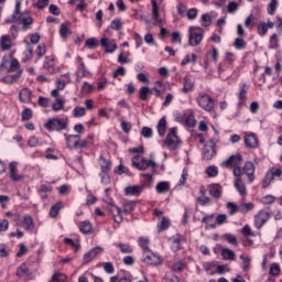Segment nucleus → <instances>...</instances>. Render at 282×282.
<instances>
[{
	"label": "nucleus",
	"instance_id": "nucleus-6",
	"mask_svg": "<svg viewBox=\"0 0 282 282\" xmlns=\"http://www.w3.org/2000/svg\"><path fill=\"white\" fill-rule=\"evenodd\" d=\"M180 137H177V127H173L170 129L165 140L163 141V147L170 149V151H175L177 147H180Z\"/></svg>",
	"mask_w": 282,
	"mask_h": 282
},
{
	"label": "nucleus",
	"instance_id": "nucleus-56",
	"mask_svg": "<svg viewBox=\"0 0 282 282\" xmlns=\"http://www.w3.org/2000/svg\"><path fill=\"white\" fill-rule=\"evenodd\" d=\"M171 226V221L169 218L163 217L161 223L159 224V230H169V227Z\"/></svg>",
	"mask_w": 282,
	"mask_h": 282
},
{
	"label": "nucleus",
	"instance_id": "nucleus-45",
	"mask_svg": "<svg viewBox=\"0 0 282 282\" xmlns=\"http://www.w3.org/2000/svg\"><path fill=\"white\" fill-rule=\"evenodd\" d=\"M188 63H193V65L197 64V55L192 54V55H186L183 61L181 62V65L184 67V65H188Z\"/></svg>",
	"mask_w": 282,
	"mask_h": 282
},
{
	"label": "nucleus",
	"instance_id": "nucleus-54",
	"mask_svg": "<svg viewBox=\"0 0 282 282\" xmlns=\"http://www.w3.org/2000/svg\"><path fill=\"white\" fill-rule=\"evenodd\" d=\"M274 180V174L268 172L267 175L263 178L262 188H268L270 186V183Z\"/></svg>",
	"mask_w": 282,
	"mask_h": 282
},
{
	"label": "nucleus",
	"instance_id": "nucleus-46",
	"mask_svg": "<svg viewBox=\"0 0 282 282\" xmlns=\"http://www.w3.org/2000/svg\"><path fill=\"white\" fill-rule=\"evenodd\" d=\"M223 238L225 239V241L230 243V246H239V241L237 240V237H235V235L232 234H225Z\"/></svg>",
	"mask_w": 282,
	"mask_h": 282
},
{
	"label": "nucleus",
	"instance_id": "nucleus-19",
	"mask_svg": "<svg viewBox=\"0 0 282 282\" xmlns=\"http://www.w3.org/2000/svg\"><path fill=\"white\" fill-rule=\"evenodd\" d=\"M245 144L247 149H257L259 147V138L254 133L245 135Z\"/></svg>",
	"mask_w": 282,
	"mask_h": 282
},
{
	"label": "nucleus",
	"instance_id": "nucleus-31",
	"mask_svg": "<svg viewBox=\"0 0 282 282\" xmlns=\"http://www.w3.org/2000/svg\"><path fill=\"white\" fill-rule=\"evenodd\" d=\"M21 78V72L15 73L14 75H7L1 79L2 83L6 85H13V83H17Z\"/></svg>",
	"mask_w": 282,
	"mask_h": 282
},
{
	"label": "nucleus",
	"instance_id": "nucleus-34",
	"mask_svg": "<svg viewBox=\"0 0 282 282\" xmlns=\"http://www.w3.org/2000/svg\"><path fill=\"white\" fill-rule=\"evenodd\" d=\"M116 248H119L122 254H131L133 252V247L129 243H115Z\"/></svg>",
	"mask_w": 282,
	"mask_h": 282
},
{
	"label": "nucleus",
	"instance_id": "nucleus-24",
	"mask_svg": "<svg viewBox=\"0 0 282 282\" xmlns=\"http://www.w3.org/2000/svg\"><path fill=\"white\" fill-rule=\"evenodd\" d=\"M76 83H82L83 78L89 76L88 69L85 67V63L80 62L76 72Z\"/></svg>",
	"mask_w": 282,
	"mask_h": 282
},
{
	"label": "nucleus",
	"instance_id": "nucleus-44",
	"mask_svg": "<svg viewBox=\"0 0 282 282\" xmlns=\"http://www.w3.org/2000/svg\"><path fill=\"white\" fill-rule=\"evenodd\" d=\"M276 8H279V0H271L267 8L268 14L274 17Z\"/></svg>",
	"mask_w": 282,
	"mask_h": 282
},
{
	"label": "nucleus",
	"instance_id": "nucleus-15",
	"mask_svg": "<svg viewBox=\"0 0 282 282\" xmlns=\"http://www.w3.org/2000/svg\"><path fill=\"white\" fill-rule=\"evenodd\" d=\"M56 68V62L54 61V56L45 57L43 69L45 74L52 75L54 74Z\"/></svg>",
	"mask_w": 282,
	"mask_h": 282
},
{
	"label": "nucleus",
	"instance_id": "nucleus-5",
	"mask_svg": "<svg viewBox=\"0 0 282 282\" xmlns=\"http://www.w3.org/2000/svg\"><path fill=\"white\" fill-rule=\"evenodd\" d=\"M132 166L138 169V171H147L149 167L152 169V171H155V169H158V163L153 160L141 159L140 155H134L132 158Z\"/></svg>",
	"mask_w": 282,
	"mask_h": 282
},
{
	"label": "nucleus",
	"instance_id": "nucleus-21",
	"mask_svg": "<svg viewBox=\"0 0 282 282\" xmlns=\"http://www.w3.org/2000/svg\"><path fill=\"white\" fill-rule=\"evenodd\" d=\"M144 254H145V258H144L145 263H149L150 265H160V263H162V258L151 252V250Z\"/></svg>",
	"mask_w": 282,
	"mask_h": 282
},
{
	"label": "nucleus",
	"instance_id": "nucleus-22",
	"mask_svg": "<svg viewBox=\"0 0 282 282\" xmlns=\"http://www.w3.org/2000/svg\"><path fill=\"white\" fill-rule=\"evenodd\" d=\"M208 188L209 195L214 197V199H219L224 193V187L220 184H212Z\"/></svg>",
	"mask_w": 282,
	"mask_h": 282
},
{
	"label": "nucleus",
	"instance_id": "nucleus-47",
	"mask_svg": "<svg viewBox=\"0 0 282 282\" xmlns=\"http://www.w3.org/2000/svg\"><path fill=\"white\" fill-rule=\"evenodd\" d=\"M240 259L242 260V270L243 272H248V270H250V261H252V259H250V257L248 256H240Z\"/></svg>",
	"mask_w": 282,
	"mask_h": 282
},
{
	"label": "nucleus",
	"instance_id": "nucleus-25",
	"mask_svg": "<svg viewBox=\"0 0 282 282\" xmlns=\"http://www.w3.org/2000/svg\"><path fill=\"white\" fill-rule=\"evenodd\" d=\"M247 98H248V85L242 84L240 86V90H239V94H238V102H239L240 107H242V105H246Z\"/></svg>",
	"mask_w": 282,
	"mask_h": 282
},
{
	"label": "nucleus",
	"instance_id": "nucleus-35",
	"mask_svg": "<svg viewBox=\"0 0 282 282\" xmlns=\"http://www.w3.org/2000/svg\"><path fill=\"white\" fill-rule=\"evenodd\" d=\"M170 191L171 185L169 184V182H160L159 184H156V193L164 194L169 193Z\"/></svg>",
	"mask_w": 282,
	"mask_h": 282
},
{
	"label": "nucleus",
	"instance_id": "nucleus-63",
	"mask_svg": "<svg viewBox=\"0 0 282 282\" xmlns=\"http://www.w3.org/2000/svg\"><path fill=\"white\" fill-rule=\"evenodd\" d=\"M111 30H122V21L120 19H115L110 23Z\"/></svg>",
	"mask_w": 282,
	"mask_h": 282
},
{
	"label": "nucleus",
	"instance_id": "nucleus-51",
	"mask_svg": "<svg viewBox=\"0 0 282 282\" xmlns=\"http://www.w3.org/2000/svg\"><path fill=\"white\" fill-rule=\"evenodd\" d=\"M62 208H63V203H56L55 205H53L50 209L51 217H56V215H58Z\"/></svg>",
	"mask_w": 282,
	"mask_h": 282
},
{
	"label": "nucleus",
	"instance_id": "nucleus-29",
	"mask_svg": "<svg viewBox=\"0 0 282 282\" xmlns=\"http://www.w3.org/2000/svg\"><path fill=\"white\" fill-rule=\"evenodd\" d=\"M22 226H23L24 230L32 232V230H34V219H32V216H30V215L24 216Z\"/></svg>",
	"mask_w": 282,
	"mask_h": 282
},
{
	"label": "nucleus",
	"instance_id": "nucleus-49",
	"mask_svg": "<svg viewBox=\"0 0 282 282\" xmlns=\"http://www.w3.org/2000/svg\"><path fill=\"white\" fill-rule=\"evenodd\" d=\"M276 47H279V35H276V33H273L270 37L269 48L276 50Z\"/></svg>",
	"mask_w": 282,
	"mask_h": 282
},
{
	"label": "nucleus",
	"instance_id": "nucleus-32",
	"mask_svg": "<svg viewBox=\"0 0 282 282\" xmlns=\"http://www.w3.org/2000/svg\"><path fill=\"white\" fill-rule=\"evenodd\" d=\"M99 164L101 173H109L111 171V161L107 160L106 158L100 156Z\"/></svg>",
	"mask_w": 282,
	"mask_h": 282
},
{
	"label": "nucleus",
	"instance_id": "nucleus-36",
	"mask_svg": "<svg viewBox=\"0 0 282 282\" xmlns=\"http://www.w3.org/2000/svg\"><path fill=\"white\" fill-rule=\"evenodd\" d=\"M232 45L235 50H246V47H248V42L242 37H236Z\"/></svg>",
	"mask_w": 282,
	"mask_h": 282
},
{
	"label": "nucleus",
	"instance_id": "nucleus-27",
	"mask_svg": "<svg viewBox=\"0 0 282 282\" xmlns=\"http://www.w3.org/2000/svg\"><path fill=\"white\" fill-rule=\"evenodd\" d=\"M8 72H11V73L15 72V74H19V72H20V75L23 74V69H21V64L19 63V61L17 58H11L9 61Z\"/></svg>",
	"mask_w": 282,
	"mask_h": 282
},
{
	"label": "nucleus",
	"instance_id": "nucleus-9",
	"mask_svg": "<svg viewBox=\"0 0 282 282\" xmlns=\"http://www.w3.org/2000/svg\"><path fill=\"white\" fill-rule=\"evenodd\" d=\"M270 217H272V215L268 210L261 209L258 214L254 215L256 228L261 230V228H263V226H265V224L270 220Z\"/></svg>",
	"mask_w": 282,
	"mask_h": 282
},
{
	"label": "nucleus",
	"instance_id": "nucleus-23",
	"mask_svg": "<svg viewBox=\"0 0 282 282\" xmlns=\"http://www.w3.org/2000/svg\"><path fill=\"white\" fill-rule=\"evenodd\" d=\"M17 166H18L17 162L9 163L10 178L13 182H21V180H23V176L19 175Z\"/></svg>",
	"mask_w": 282,
	"mask_h": 282
},
{
	"label": "nucleus",
	"instance_id": "nucleus-13",
	"mask_svg": "<svg viewBox=\"0 0 282 282\" xmlns=\"http://www.w3.org/2000/svg\"><path fill=\"white\" fill-rule=\"evenodd\" d=\"M241 175H247L248 182L252 184L254 182V163L247 161L241 170Z\"/></svg>",
	"mask_w": 282,
	"mask_h": 282
},
{
	"label": "nucleus",
	"instance_id": "nucleus-26",
	"mask_svg": "<svg viewBox=\"0 0 282 282\" xmlns=\"http://www.w3.org/2000/svg\"><path fill=\"white\" fill-rule=\"evenodd\" d=\"M19 99L24 102H31L32 101V90L30 88H23L19 93Z\"/></svg>",
	"mask_w": 282,
	"mask_h": 282
},
{
	"label": "nucleus",
	"instance_id": "nucleus-16",
	"mask_svg": "<svg viewBox=\"0 0 282 282\" xmlns=\"http://www.w3.org/2000/svg\"><path fill=\"white\" fill-rule=\"evenodd\" d=\"M144 191V185H133L124 188V195L139 197Z\"/></svg>",
	"mask_w": 282,
	"mask_h": 282
},
{
	"label": "nucleus",
	"instance_id": "nucleus-2",
	"mask_svg": "<svg viewBox=\"0 0 282 282\" xmlns=\"http://www.w3.org/2000/svg\"><path fill=\"white\" fill-rule=\"evenodd\" d=\"M19 23L22 26L23 32L30 30V25L34 23V19L30 17L29 12H21V1H15V9L13 14L6 20V23Z\"/></svg>",
	"mask_w": 282,
	"mask_h": 282
},
{
	"label": "nucleus",
	"instance_id": "nucleus-11",
	"mask_svg": "<svg viewBox=\"0 0 282 282\" xmlns=\"http://www.w3.org/2000/svg\"><path fill=\"white\" fill-rule=\"evenodd\" d=\"M104 250L105 249H102V247H95L90 249L88 252L84 254L83 264L87 265V263H91V261H94L96 257H98L99 254H102Z\"/></svg>",
	"mask_w": 282,
	"mask_h": 282
},
{
	"label": "nucleus",
	"instance_id": "nucleus-1",
	"mask_svg": "<svg viewBox=\"0 0 282 282\" xmlns=\"http://www.w3.org/2000/svg\"><path fill=\"white\" fill-rule=\"evenodd\" d=\"M19 23L22 26L23 32L30 30V25L34 23V19L30 17L29 12H21V1H15V9L13 14L6 20V23Z\"/></svg>",
	"mask_w": 282,
	"mask_h": 282
},
{
	"label": "nucleus",
	"instance_id": "nucleus-33",
	"mask_svg": "<svg viewBox=\"0 0 282 282\" xmlns=\"http://www.w3.org/2000/svg\"><path fill=\"white\" fill-rule=\"evenodd\" d=\"M183 80H184L183 93L184 94H189V91H193V89L195 88V83H193L191 80V77L185 76Z\"/></svg>",
	"mask_w": 282,
	"mask_h": 282
},
{
	"label": "nucleus",
	"instance_id": "nucleus-48",
	"mask_svg": "<svg viewBox=\"0 0 282 282\" xmlns=\"http://www.w3.org/2000/svg\"><path fill=\"white\" fill-rule=\"evenodd\" d=\"M135 210V203L129 202L123 205L124 215H131Z\"/></svg>",
	"mask_w": 282,
	"mask_h": 282
},
{
	"label": "nucleus",
	"instance_id": "nucleus-60",
	"mask_svg": "<svg viewBox=\"0 0 282 282\" xmlns=\"http://www.w3.org/2000/svg\"><path fill=\"white\" fill-rule=\"evenodd\" d=\"M197 202L200 204V206H208L213 204V199H210L208 196H200L197 198Z\"/></svg>",
	"mask_w": 282,
	"mask_h": 282
},
{
	"label": "nucleus",
	"instance_id": "nucleus-58",
	"mask_svg": "<svg viewBox=\"0 0 282 282\" xmlns=\"http://www.w3.org/2000/svg\"><path fill=\"white\" fill-rule=\"evenodd\" d=\"M74 117L75 118H83L87 111L85 110L84 107H75L73 110Z\"/></svg>",
	"mask_w": 282,
	"mask_h": 282
},
{
	"label": "nucleus",
	"instance_id": "nucleus-50",
	"mask_svg": "<svg viewBox=\"0 0 282 282\" xmlns=\"http://www.w3.org/2000/svg\"><path fill=\"white\" fill-rule=\"evenodd\" d=\"M258 34L260 36H265L268 34V24L263 21L258 24Z\"/></svg>",
	"mask_w": 282,
	"mask_h": 282
},
{
	"label": "nucleus",
	"instance_id": "nucleus-64",
	"mask_svg": "<svg viewBox=\"0 0 282 282\" xmlns=\"http://www.w3.org/2000/svg\"><path fill=\"white\" fill-rule=\"evenodd\" d=\"M22 120H23V121H25V120H32V109L25 108V109L22 111Z\"/></svg>",
	"mask_w": 282,
	"mask_h": 282
},
{
	"label": "nucleus",
	"instance_id": "nucleus-59",
	"mask_svg": "<svg viewBox=\"0 0 282 282\" xmlns=\"http://www.w3.org/2000/svg\"><path fill=\"white\" fill-rule=\"evenodd\" d=\"M139 245L141 246V248H143L144 254H147V252L150 251V249H149V239L148 238H140L139 239Z\"/></svg>",
	"mask_w": 282,
	"mask_h": 282
},
{
	"label": "nucleus",
	"instance_id": "nucleus-42",
	"mask_svg": "<svg viewBox=\"0 0 282 282\" xmlns=\"http://www.w3.org/2000/svg\"><path fill=\"white\" fill-rule=\"evenodd\" d=\"M221 257L225 261H235V251L230 249H223Z\"/></svg>",
	"mask_w": 282,
	"mask_h": 282
},
{
	"label": "nucleus",
	"instance_id": "nucleus-7",
	"mask_svg": "<svg viewBox=\"0 0 282 282\" xmlns=\"http://www.w3.org/2000/svg\"><path fill=\"white\" fill-rule=\"evenodd\" d=\"M44 127L47 131H65L67 129V119L51 118Z\"/></svg>",
	"mask_w": 282,
	"mask_h": 282
},
{
	"label": "nucleus",
	"instance_id": "nucleus-20",
	"mask_svg": "<svg viewBox=\"0 0 282 282\" xmlns=\"http://www.w3.org/2000/svg\"><path fill=\"white\" fill-rule=\"evenodd\" d=\"M151 4H152V17L154 19V23H156V25H162V23H164V20L160 18V8L158 7V0H151Z\"/></svg>",
	"mask_w": 282,
	"mask_h": 282
},
{
	"label": "nucleus",
	"instance_id": "nucleus-3",
	"mask_svg": "<svg viewBox=\"0 0 282 282\" xmlns=\"http://www.w3.org/2000/svg\"><path fill=\"white\" fill-rule=\"evenodd\" d=\"M243 163V156L241 154H234L221 163L225 169H234V175L241 177V164Z\"/></svg>",
	"mask_w": 282,
	"mask_h": 282
},
{
	"label": "nucleus",
	"instance_id": "nucleus-10",
	"mask_svg": "<svg viewBox=\"0 0 282 282\" xmlns=\"http://www.w3.org/2000/svg\"><path fill=\"white\" fill-rule=\"evenodd\" d=\"M195 30H199V28H197V26H191L189 28V40H188V43L193 47H196V45H199V43H202V41L204 39V33H199V32H197Z\"/></svg>",
	"mask_w": 282,
	"mask_h": 282
},
{
	"label": "nucleus",
	"instance_id": "nucleus-14",
	"mask_svg": "<svg viewBox=\"0 0 282 282\" xmlns=\"http://www.w3.org/2000/svg\"><path fill=\"white\" fill-rule=\"evenodd\" d=\"M66 147L68 149H79L80 147V135L79 134H65Z\"/></svg>",
	"mask_w": 282,
	"mask_h": 282
},
{
	"label": "nucleus",
	"instance_id": "nucleus-40",
	"mask_svg": "<svg viewBox=\"0 0 282 282\" xmlns=\"http://www.w3.org/2000/svg\"><path fill=\"white\" fill-rule=\"evenodd\" d=\"M94 144V137L89 135L86 139H79V149H89Z\"/></svg>",
	"mask_w": 282,
	"mask_h": 282
},
{
	"label": "nucleus",
	"instance_id": "nucleus-41",
	"mask_svg": "<svg viewBox=\"0 0 282 282\" xmlns=\"http://www.w3.org/2000/svg\"><path fill=\"white\" fill-rule=\"evenodd\" d=\"M94 144V137L89 135L86 139H79V149H89Z\"/></svg>",
	"mask_w": 282,
	"mask_h": 282
},
{
	"label": "nucleus",
	"instance_id": "nucleus-61",
	"mask_svg": "<svg viewBox=\"0 0 282 282\" xmlns=\"http://www.w3.org/2000/svg\"><path fill=\"white\" fill-rule=\"evenodd\" d=\"M91 91H94V85L84 82L83 86H82V93L83 94H91Z\"/></svg>",
	"mask_w": 282,
	"mask_h": 282
},
{
	"label": "nucleus",
	"instance_id": "nucleus-18",
	"mask_svg": "<svg viewBox=\"0 0 282 282\" xmlns=\"http://www.w3.org/2000/svg\"><path fill=\"white\" fill-rule=\"evenodd\" d=\"M100 45L108 52V54H113L115 51L118 50V45L113 41H109L107 37H102L100 40Z\"/></svg>",
	"mask_w": 282,
	"mask_h": 282
},
{
	"label": "nucleus",
	"instance_id": "nucleus-17",
	"mask_svg": "<svg viewBox=\"0 0 282 282\" xmlns=\"http://www.w3.org/2000/svg\"><path fill=\"white\" fill-rule=\"evenodd\" d=\"M108 213H110L116 224H122V213L118 206L110 205L108 207Z\"/></svg>",
	"mask_w": 282,
	"mask_h": 282
},
{
	"label": "nucleus",
	"instance_id": "nucleus-28",
	"mask_svg": "<svg viewBox=\"0 0 282 282\" xmlns=\"http://www.w3.org/2000/svg\"><path fill=\"white\" fill-rule=\"evenodd\" d=\"M235 181V188L238 191L239 195L242 197H246L248 195V191H246V185L243 184V181H241V176H237Z\"/></svg>",
	"mask_w": 282,
	"mask_h": 282
},
{
	"label": "nucleus",
	"instance_id": "nucleus-62",
	"mask_svg": "<svg viewBox=\"0 0 282 282\" xmlns=\"http://www.w3.org/2000/svg\"><path fill=\"white\" fill-rule=\"evenodd\" d=\"M45 52H47L45 44H40L35 50V54L40 58H42V56H45Z\"/></svg>",
	"mask_w": 282,
	"mask_h": 282
},
{
	"label": "nucleus",
	"instance_id": "nucleus-8",
	"mask_svg": "<svg viewBox=\"0 0 282 282\" xmlns=\"http://www.w3.org/2000/svg\"><path fill=\"white\" fill-rule=\"evenodd\" d=\"M217 147V139H210L203 149V160L209 161L212 158H215L217 155V150L215 149Z\"/></svg>",
	"mask_w": 282,
	"mask_h": 282
},
{
	"label": "nucleus",
	"instance_id": "nucleus-57",
	"mask_svg": "<svg viewBox=\"0 0 282 282\" xmlns=\"http://www.w3.org/2000/svg\"><path fill=\"white\" fill-rule=\"evenodd\" d=\"M59 34L62 39H67V36H69V26H67L65 23L61 24Z\"/></svg>",
	"mask_w": 282,
	"mask_h": 282
},
{
	"label": "nucleus",
	"instance_id": "nucleus-53",
	"mask_svg": "<svg viewBox=\"0 0 282 282\" xmlns=\"http://www.w3.org/2000/svg\"><path fill=\"white\" fill-rule=\"evenodd\" d=\"M63 107H65V100L57 98L55 100V102L53 104V111H61V109H63Z\"/></svg>",
	"mask_w": 282,
	"mask_h": 282
},
{
	"label": "nucleus",
	"instance_id": "nucleus-43",
	"mask_svg": "<svg viewBox=\"0 0 282 282\" xmlns=\"http://www.w3.org/2000/svg\"><path fill=\"white\" fill-rule=\"evenodd\" d=\"M158 133L161 137H164L166 133V119L161 118L158 123Z\"/></svg>",
	"mask_w": 282,
	"mask_h": 282
},
{
	"label": "nucleus",
	"instance_id": "nucleus-12",
	"mask_svg": "<svg viewBox=\"0 0 282 282\" xmlns=\"http://www.w3.org/2000/svg\"><path fill=\"white\" fill-rule=\"evenodd\" d=\"M15 276H18V279H23V281H30L32 279L30 276V268L28 267V263L23 262L17 268Z\"/></svg>",
	"mask_w": 282,
	"mask_h": 282
},
{
	"label": "nucleus",
	"instance_id": "nucleus-55",
	"mask_svg": "<svg viewBox=\"0 0 282 282\" xmlns=\"http://www.w3.org/2000/svg\"><path fill=\"white\" fill-rule=\"evenodd\" d=\"M270 274L271 276H279V274H281V267H279L276 263H272L270 265Z\"/></svg>",
	"mask_w": 282,
	"mask_h": 282
},
{
	"label": "nucleus",
	"instance_id": "nucleus-37",
	"mask_svg": "<svg viewBox=\"0 0 282 282\" xmlns=\"http://www.w3.org/2000/svg\"><path fill=\"white\" fill-rule=\"evenodd\" d=\"M12 47V40H10V35H2L1 37V50L8 51Z\"/></svg>",
	"mask_w": 282,
	"mask_h": 282
},
{
	"label": "nucleus",
	"instance_id": "nucleus-39",
	"mask_svg": "<svg viewBox=\"0 0 282 282\" xmlns=\"http://www.w3.org/2000/svg\"><path fill=\"white\" fill-rule=\"evenodd\" d=\"M65 281H67V274L55 271V273L52 275L51 281L48 282H65Z\"/></svg>",
	"mask_w": 282,
	"mask_h": 282
},
{
	"label": "nucleus",
	"instance_id": "nucleus-4",
	"mask_svg": "<svg viewBox=\"0 0 282 282\" xmlns=\"http://www.w3.org/2000/svg\"><path fill=\"white\" fill-rule=\"evenodd\" d=\"M196 102L200 109H204V111H215V99L206 93H199L196 97Z\"/></svg>",
	"mask_w": 282,
	"mask_h": 282
},
{
	"label": "nucleus",
	"instance_id": "nucleus-38",
	"mask_svg": "<svg viewBox=\"0 0 282 282\" xmlns=\"http://www.w3.org/2000/svg\"><path fill=\"white\" fill-rule=\"evenodd\" d=\"M91 223L89 220L82 221L79 225V230L83 235H89L91 232Z\"/></svg>",
	"mask_w": 282,
	"mask_h": 282
},
{
	"label": "nucleus",
	"instance_id": "nucleus-52",
	"mask_svg": "<svg viewBox=\"0 0 282 282\" xmlns=\"http://www.w3.org/2000/svg\"><path fill=\"white\" fill-rule=\"evenodd\" d=\"M85 45H86V47H88V50H96V47H98V39L90 37V39L86 40Z\"/></svg>",
	"mask_w": 282,
	"mask_h": 282
},
{
	"label": "nucleus",
	"instance_id": "nucleus-30",
	"mask_svg": "<svg viewBox=\"0 0 282 282\" xmlns=\"http://www.w3.org/2000/svg\"><path fill=\"white\" fill-rule=\"evenodd\" d=\"M153 95V89L143 86L139 90V98L140 100H149V97Z\"/></svg>",
	"mask_w": 282,
	"mask_h": 282
}]
</instances>
